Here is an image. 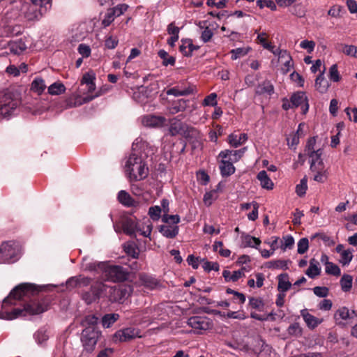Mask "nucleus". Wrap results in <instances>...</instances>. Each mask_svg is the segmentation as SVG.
<instances>
[{
    "label": "nucleus",
    "mask_w": 357,
    "mask_h": 357,
    "mask_svg": "<svg viewBox=\"0 0 357 357\" xmlns=\"http://www.w3.org/2000/svg\"><path fill=\"white\" fill-rule=\"evenodd\" d=\"M250 50V48L249 47H239L231 50L230 51L231 59L236 60L238 58L244 56L249 52Z\"/></svg>",
    "instance_id": "obj_49"
},
{
    "label": "nucleus",
    "mask_w": 357,
    "mask_h": 357,
    "mask_svg": "<svg viewBox=\"0 0 357 357\" xmlns=\"http://www.w3.org/2000/svg\"><path fill=\"white\" fill-rule=\"evenodd\" d=\"M152 229L153 225L151 220L145 219L142 225H138V230L137 231H139L140 234L145 237H149L151 234Z\"/></svg>",
    "instance_id": "obj_35"
},
{
    "label": "nucleus",
    "mask_w": 357,
    "mask_h": 357,
    "mask_svg": "<svg viewBox=\"0 0 357 357\" xmlns=\"http://www.w3.org/2000/svg\"><path fill=\"white\" fill-rule=\"evenodd\" d=\"M162 220L165 223L172 222L176 225L180 222V217L178 215L163 214Z\"/></svg>",
    "instance_id": "obj_63"
},
{
    "label": "nucleus",
    "mask_w": 357,
    "mask_h": 357,
    "mask_svg": "<svg viewBox=\"0 0 357 357\" xmlns=\"http://www.w3.org/2000/svg\"><path fill=\"white\" fill-rule=\"evenodd\" d=\"M257 179L260 182V185L262 188L266 189V190H272L274 187L273 182L271 181V179L268 176L267 172L265 170L260 171L257 176Z\"/></svg>",
    "instance_id": "obj_24"
},
{
    "label": "nucleus",
    "mask_w": 357,
    "mask_h": 357,
    "mask_svg": "<svg viewBox=\"0 0 357 357\" xmlns=\"http://www.w3.org/2000/svg\"><path fill=\"white\" fill-rule=\"evenodd\" d=\"M318 238L319 239L324 241L327 245L334 244V241L325 233H316L311 236V239Z\"/></svg>",
    "instance_id": "obj_61"
},
{
    "label": "nucleus",
    "mask_w": 357,
    "mask_h": 357,
    "mask_svg": "<svg viewBox=\"0 0 357 357\" xmlns=\"http://www.w3.org/2000/svg\"><path fill=\"white\" fill-rule=\"evenodd\" d=\"M139 333L140 332L138 329L126 328L116 331L114 334V338L120 342H126L137 337H141Z\"/></svg>",
    "instance_id": "obj_14"
},
{
    "label": "nucleus",
    "mask_w": 357,
    "mask_h": 357,
    "mask_svg": "<svg viewBox=\"0 0 357 357\" xmlns=\"http://www.w3.org/2000/svg\"><path fill=\"white\" fill-rule=\"evenodd\" d=\"M197 26L200 29V39L206 43L209 42L214 35V32L211 28V24L206 20L199 21L197 23Z\"/></svg>",
    "instance_id": "obj_16"
},
{
    "label": "nucleus",
    "mask_w": 357,
    "mask_h": 357,
    "mask_svg": "<svg viewBox=\"0 0 357 357\" xmlns=\"http://www.w3.org/2000/svg\"><path fill=\"white\" fill-rule=\"evenodd\" d=\"M307 188V178L304 177L301 180L300 183L296 185V192L299 197H302L306 193Z\"/></svg>",
    "instance_id": "obj_53"
},
{
    "label": "nucleus",
    "mask_w": 357,
    "mask_h": 357,
    "mask_svg": "<svg viewBox=\"0 0 357 357\" xmlns=\"http://www.w3.org/2000/svg\"><path fill=\"white\" fill-rule=\"evenodd\" d=\"M118 200L121 204L126 206H131L135 202L131 196L125 190L119 191Z\"/></svg>",
    "instance_id": "obj_40"
},
{
    "label": "nucleus",
    "mask_w": 357,
    "mask_h": 357,
    "mask_svg": "<svg viewBox=\"0 0 357 357\" xmlns=\"http://www.w3.org/2000/svg\"><path fill=\"white\" fill-rule=\"evenodd\" d=\"M194 91L193 86H188V88L180 89L178 87H173L167 90V95H172L174 96H186L192 93Z\"/></svg>",
    "instance_id": "obj_37"
},
{
    "label": "nucleus",
    "mask_w": 357,
    "mask_h": 357,
    "mask_svg": "<svg viewBox=\"0 0 357 357\" xmlns=\"http://www.w3.org/2000/svg\"><path fill=\"white\" fill-rule=\"evenodd\" d=\"M297 252L299 254H304L307 252L309 248V241L306 238H303L299 240L297 245Z\"/></svg>",
    "instance_id": "obj_56"
},
{
    "label": "nucleus",
    "mask_w": 357,
    "mask_h": 357,
    "mask_svg": "<svg viewBox=\"0 0 357 357\" xmlns=\"http://www.w3.org/2000/svg\"><path fill=\"white\" fill-rule=\"evenodd\" d=\"M100 335V332L96 327L89 326L82 331L81 341L87 351H93Z\"/></svg>",
    "instance_id": "obj_8"
},
{
    "label": "nucleus",
    "mask_w": 357,
    "mask_h": 357,
    "mask_svg": "<svg viewBox=\"0 0 357 357\" xmlns=\"http://www.w3.org/2000/svg\"><path fill=\"white\" fill-rule=\"evenodd\" d=\"M20 100L10 92H0V119L10 118L20 105Z\"/></svg>",
    "instance_id": "obj_5"
},
{
    "label": "nucleus",
    "mask_w": 357,
    "mask_h": 357,
    "mask_svg": "<svg viewBox=\"0 0 357 357\" xmlns=\"http://www.w3.org/2000/svg\"><path fill=\"white\" fill-rule=\"evenodd\" d=\"M257 5L260 8H263L266 6L269 8L271 10H276V5L273 0H257Z\"/></svg>",
    "instance_id": "obj_59"
},
{
    "label": "nucleus",
    "mask_w": 357,
    "mask_h": 357,
    "mask_svg": "<svg viewBox=\"0 0 357 357\" xmlns=\"http://www.w3.org/2000/svg\"><path fill=\"white\" fill-rule=\"evenodd\" d=\"M310 170L313 173V179L319 183H324L328 176V172L324 163H319L317 167L310 165Z\"/></svg>",
    "instance_id": "obj_15"
},
{
    "label": "nucleus",
    "mask_w": 357,
    "mask_h": 357,
    "mask_svg": "<svg viewBox=\"0 0 357 357\" xmlns=\"http://www.w3.org/2000/svg\"><path fill=\"white\" fill-rule=\"evenodd\" d=\"M119 318V315L116 313L105 314L102 319V324L105 328H109Z\"/></svg>",
    "instance_id": "obj_45"
},
{
    "label": "nucleus",
    "mask_w": 357,
    "mask_h": 357,
    "mask_svg": "<svg viewBox=\"0 0 357 357\" xmlns=\"http://www.w3.org/2000/svg\"><path fill=\"white\" fill-rule=\"evenodd\" d=\"M326 272L328 274L338 276L340 275V269L336 264L333 263H327L326 266Z\"/></svg>",
    "instance_id": "obj_58"
},
{
    "label": "nucleus",
    "mask_w": 357,
    "mask_h": 357,
    "mask_svg": "<svg viewBox=\"0 0 357 357\" xmlns=\"http://www.w3.org/2000/svg\"><path fill=\"white\" fill-rule=\"evenodd\" d=\"M45 89V81L41 77H36L31 82V89L38 95H41Z\"/></svg>",
    "instance_id": "obj_34"
},
{
    "label": "nucleus",
    "mask_w": 357,
    "mask_h": 357,
    "mask_svg": "<svg viewBox=\"0 0 357 357\" xmlns=\"http://www.w3.org/2000/svg\"><path fill=\"white\" fill-rule=\"evenodd\" d=\"M29 1L38 6L45 15L52 7V0H29Z\"/></svg>",
    "instance_id": "obj_41"
},
{
    "label": "nucleus",
    "mask_w": 357,
    "mask_h": 357,
    "mask_svg": "<svg viewBox=\"0 0 357 357\" xmlns=\"http://www.w3.org/2000/svg\"><path fill=\"white\" fill-rule=\"evenodd\" d=\"M96 74L93 71L90 70L86 73L81 80L82 84H86L89 92H92L96 89Z\"/></svg>",
    "instance_id": "obj_25"
},
{
    "label": "nucleus",
    "mask_w": 357,
    "mask_h": 357,
    "mask_svg": "<svg viewBox=\"0 0 357 357\" xmlns=\"http://www.w3.org/2000/svg\"><path fill=\"white\" fill-rule=\"evenodd\" d=\"M241 238H242V245H243V247H244V248L250 247V248H257V247L261 243V240L259 238L252 236L249 234H243L241 236Z\"/></svg>",
    "instance_id": "obj_31"
},
{
    "label": "nucleus",
    "mask_w": 357,
    "mask_h": 357,
    "mask_svg": "<svg viewBox=\"0 0 357 357\" xmlns=\"http://www.w3.org/2000/svg\"><path fill=\"white\" fill-rule=\"evenodd\" d=\"M47 91L52 96H58L65 92L66 87L61 82H54L48 87Z\"/></svg>",
    "instance_id": "obj_39"
},
{
    "label": "nucleus",
    "mask_w": 357,
    "mask_h": 357,
    "mask_svg": "<svg viewBox=\"0 0 357 357\" xmlns=\"http://www.w3.org/2000/svg\"><path fill=\"white\" fill-rule=\"evenodd\" d=\"M119 43V40L116 37L112 36H107L105 41V45L107 49H114Z\"/></svg>",
    "instance_id": "obj_62"
},
{
    "label": "nucleus",
    "mask_w": 357,
    "mask_h": 357,
    "mask_svg": "<svg viewBox=\"0 0 357 357\" xmlns=\"http://www.w3.org/2000/svg\"><path fill=\"white\" fill-rule=\"evenodd\" d=\"M356 316L355 311L350 312L348 308L342 307L336 311L334 318L338 324H344V321L351 319Z\"/></svg>",
    "instance_id": "obj_18"
},
{
    "label": "nucleus",
    "mask_w": 357,
    "mask_h": 357,
    "mask_svg": "<svg viewBox=\"0 0 357 357\" xmlns=\"http://www.w3.org/2000/svg\"><path fill=\"white\" fill-rule=\"evenodd\" d=\"M187 324L196 331L197 333H200L202 331H207L212 327L211 321L206 317L195 316L190 317L188 319Z\"/></svg>",
    "instance_id": "obj_10"
},
{
    "label": "nucleus",
    "mask_w": 357,
    "mask_h": 357,
    "mask_svg": "<svg viewBox=\"0 0 357 357\" xmlns=\"http://www.w3.org/2000/svg\"><path fill=\"white\" fill-rule=\"evenodd\" d=\"M162 209L159 206H153L149 209V215L153 221L158 220L161 217Z\"/></svg>",
    "instance_id": "obj_51"
},
{
    "label": "nucleus",
    "mask_w": 357,
    "mask_h": 357,
    "mask_svg": "<svg viewBox=\"0 0 357 357\" xmlns=\"http://www.w3.org/2000/svg\"><path fill=\"white\" fill-rule=\"evenodd\" d=\"M324 73V70L317 76L314 84L316 90L321 93H325L330 86L328 82L325 79Z\"/></svg>",
    "instance_id": "obj_26"
},
{
    "label": "nucleus",
    "mask_w": 357,
    "mask_h": 357,
    "mask_svg": "<svg viewBox=\"0 0 357 357\" xmlns=\"http://www.w3.org/2000/svg\"><path fill=\"white\" fill-rule=\"evenodd\" d=\"M89 269L96 270L97 268L103 270L107 280L116 282L126 280L129 272L121 266H109L102 262L93 263L89 265Z\"/></svg>",
    "instance_id": "obj_2"
},
{
    "label": "nucleus",
    "mask_w": 357,
    "mask_h": 357,
    "mask_svg": "<svg viewBox=\"0 0 357 357\" xmlns=\"http://www.w3.org/2000/svg\"><path fill=\"white\" fill-rule=\"evenodd\" d=\"M158 56L160 57L161 59H162V64L165 66H167L168 65L174 66L175 63V59L172 56H169V54L163 50H161L158 52Z\"/></svg>",
    "instance_id": "obj_46"
},
{
    "label": "nucleus",
    "mask_w": 357,
    "mask_h": 357,
    "mask_svg": "<svg viewBox=\"0 0 357 357\" xmlns=\"http://www.w3.org/2000/svg\"><path fill=\"white\" fill-rule=\"evenodd\" d=\"M255 92L258 95L271 96L274 93V86L270 81L265 80L257 86Z\"/></svg>",
    "instance_id": "obj_22"
},
{
    "label": "nucleus",
    "mask_w": 357,
    "mask_h": 357,
    "mask_svg": "<svg viewBox=\"0 0 357 357\" xmlns=\"http://www.w3.org/2000/svg\"><path fill=\"white\" fill-rule=\"evenodd\" d=\"M218 104L217 102V94L215 93H212L210 95L207 96L204 101L202 105L204 106H216Z\"/></svg>",
    "instance_id": "obj_57"
},
{
    "label": "nucleus",
    "mask_w": 357,
    "mask_h": 357,
    "mask_svg": "<svg viewBox=\"0 0 357 357\" xmlns=\"http://www.w3.org/2000/svg\"><path fill=\"white\" fill-rule=\"evenodd\" d=\"M282 102V107L284 110L301 107L302 113L305 114L309 109L308 98L303 91L294 93L289 99L284 98Z\"/></svg>",
    "instance_id": "obj_6"
},
{
    "label": "nucleus",
    "mask_w": 357,
    "mask_h": 357,
    "mask_svg": "<svg viewBox=\"0 0 357 357\" xmlns=\"http://www.w3.org/2000/svg\"><path fill=\"white\" fill-rule=\"evenodd\" d=\"M188 102V100H187L180 99L169 107V111L172 114H176L179 112H183L187 108Z\"/></svg>",
    "instance_id": "obj_38"
},
{
    "label": "nucleus",
    "mask_w": 357,
    "mask_h": 357,
    "mask_svg": "<svg viewBox=\"0 0 357 357\" xmlns=\"http://www.w3.org/2000/svg\"><path fill=\"white\" fill-rule=\"evenodd\" d=\"M275 54L278 56L279 62L282 63L281 71L283 74H287L294 66L290 54L287 50H280Z\"/></svg>",
    "instance_id": "obj_13"
},
{
    "label": "nucleus",
    "mask_w": 357,
    "mask_h": 357,
    "mask_svg": "<svg viewBox=\"0 0 357 357\" xmlns=\"http://www.w3.org/2000/svg\"><path fill=\"white\" fill-rule=\"evenodd\" d=\"M282 244L280 248L283 250H286L287 249H290L294 244V239L291 235H287L283 237L282 241H281Z\"/></svg>",
    "instance_id": "obj_54"
},
{
    "label": "nucleus",
    "mask_w": 357,
    "mask_h": 357,
    "mask_svg": "<svg viewBox=\"0 0 357 357\" xmlns=\"http://www.w3.org/2000/svg\"><path fill=\"white\" fill-rule=\"evenodd\" d=\"M47 310L42 304L37 302H31L24 305L23 307L14 308L9 312L0 314V318L13 320L20 317L38 314Z\"/></svg>",
    "instance_id": "obj_3"
},
{
    "label": "nucleus",
    "mask_w": 357,
    "mask_h": 357,
    "mask_svg": "<svg viewBox=\"0 0 357 357\" xmlns=\"http://www.w3.org/2000/svg\"><path fill=\"white\" fill-rule=\"evenodd\" d=\"M340 262L342 265H347L353 258L352 252L350 250H346L342 252Z\"/></svg>",
    "instance_id": "obj_55"
},
{
    "label": "nucleus",
    "mask_w": 357,
    "mask_h": 357,
    "mask_svg": "<svg viewBox=\"0 0 357 357\" xmlns=\"http://www.w3.org/2000/svg\"><path fill=\"white\" fill-rule=\"evenodd\" d=\"M247 140L248 135L245 133H241L239 135L232 133L228 137L229 144L235 148L243 144Z\"/></svg>",
    "instance_id": "obj_23"
},
{
    "label": "nucleus",
    "mask_w": 357,
    "mask_h": 357,
    "mask_svg": "<svg viewBox=\"0 0 357 357\" xmlns=\"http://www.w3.org/2000/svg\"><path fill=\"white\" fill-rule=\"evenodd\" d=\"M328 77L331 81L334 82H337L340 80L341 77L337 70V64H333L331 66L329 69Z\"/></svg>",
    "instance_id": "obj_52"
},
{
    "label": "nucleus",
    "mask_w": 357,
    "mask_h": 357,
    "mask_svg": "<svg viewBox=\"0 0 357 357\" xmlns=\"http://www.w3.org/2000/svg\"><path fill=\"white\" fill-rule=\"evenodd\" d=\"M18 259V248L14 243L4 242L0 245V262L13 263Z\"/></svg>",
    "instance_id": "obj_9"
},
{
    "label": "nucleus",
    "mask_w": 357,
    "mask_h": 357,
    "mask_svg": "<svg viewBox=\"0 0 357 357\" xmlns=\"http://www.w3.org/2000/svg\"><path fill=\"white\" fill-rule=\"evenodd\" d=\"M121 227L123 232L128 235H132L138 230V224L132 218L123 220Z\"/></svg>",
    "instance_id": "obj_21"
},
{
    "label": "nucleus",
    "mask_w": 357,
    "mask_h": 357,
    "mask_svg": "<svg viewBox=\"0 0 357 357\" xmlns=\"http://www.w3.org/2000/svg\"><path fill=\"white\" fill-rule=\"evenodd\" d=\"M248 305L252 309H255L258 311H263L264 307V303L260 298L250 297Z\"/></svg>",
    "instance_id": "obj_47"
},
{
    "label": "nucleus",
    "mask_w": 357,
    "mask_h": 357,
    "mask_svg": "<svg viewBox=\"0 0 357 357\" xmlns=\"http://www.w3.org/2000/svg\"><path fill=\"white\" fill-rule=\"evenodd\" d=\"M220 173L222 176H228L233 174L235 172L234 162L228 160H219Z\"/></svg>",
    "instance_id": "obj_30"
},
{
    "label": "nucleus",
    "mask_w": 357,
    "mask_h": 357,
    "mask_svg": "<svg viewBox=\"0 0 357 357\" xmlns=\"http://www.w3.org/2000/svg\"><path fill=\"white\" fill-rule=\"evenodd\" d=\"M103 293L108 296L111 302L123 303L127 300L133 291L132 287L127 284H120L109 287L105 284Z\"/></svg>",
    "instance_id": "obj_4"
},
{
    "label": "nucleus",
    "mask_w": 357,
    "mask_h": 357,
    "mask_svg": "<svg viewBox=\"0 0 357 357\" xmlns=\"http://www.w3.org/2000/svg\"><path fill=\"white\" fill-rule=\"evenodd\" d=\"M321 155L322 150L321 149L309 153L308 155L310 158V165H314L316 167H317L319 163H324L322 159L321 158Z\"/></svg>",
    "instance_id": "obj_42"
},
{
    "label": "nucleus",
    "mask_w": 357,
    "mask_h": 357,
    "mask_svg": "<svg viewBox=\"0 0 357 357\" xmlns=\"http://www.w3.org/2000/svg\"><path fill=\"white\" fill-rule=\"evenodd\" d=\"M352 282H353V278L351 275H343L340 280V285H341L342 289L345 292L349 291L351 289Z\"/></svg>",
    "instance_id": "obj_48"
},
{
    "label": "nucleus",
    "mask_w": 357,
    "mask_h": 357,
    "mask_svg": "<svg viewBox=\"0 0 357 357\" xmlns=\"http://www.w3.org/2000/svg\"><path fill=\"white\" fill-rule=\"evenodd\" d=\"M337 50L344 54L357 58V47L343 43L337 44Z\"/></svg>",
    "instance_id": "obj_33"
},
{
    "label": "nucleus",
    "mask_w": 357,
    "mask_h": 357,
    "mask_svg": "<svg viewBox=\"0 0 357 357\" xmlns=\"http://www.w3.org/2000/svg\"><path fill=\"white\" fill-rule=\"evenodd\" d=\"M33 290L32 284H22L14 288L10 294L3 300L2 307L5 309L8 305H16L17 302L21 301Z\"/></svg>",
    "instance_id": "obj_7"
},
{
    "label": "nucleus",
    "mask_w": 357,
    "mask_h": 357,
    "mask_svg": "<svg viewBox=\"0 0 357 357\" xmlns=\"http://www.w3.org/2000/svg\"><path fill=\"white\" fill-rule=\"evenodd\" d=\"M123 248L127 255L135 259L138 258L139 250L134 243H127L124 245Z\"/></svg>",
    "instance_id": "obj_43"
},
{
    "label": "nucleus",
    "mask_w": 357,
    "mask_h": 357,
    "mask_svg": "<svg viewBox=\"0 0 357 357\" xmlns=\"http://www.w3.org/2000/svg\"><path fill=\"white\" fill-rule=\"evenodd\" d=\"M278 290L279 291L285 292L287 291L291 287V283L289 282V278L288 274L282 273L278 276Z\"/></svg>",
    "instance_id": "obj_28"
},
{
    "label": "nucleus",
    "mask_w": 357,
    "mask_h": 357,
    "mask_svg": "<svg viewBox=\"0 0 357 357\" xmlns=\"http://www.w3.org/2000/svg\"><path fill=\"white\" fill-rule=\"evenodd\" d=\"M27 47V45L24 39L20 38L15 40H11L8 43V48L11 53L14 54H20L23 53Z\"/></svg>",
    "instance_id": "obj_19"
},
{
    "label": "nucleus",
    "mask_w": 357,
    "mask_h": 357,
    "mask_svg": "<svg viewBox=\"0 0 357 357\" xmlns=\"http://www.w3.org/2000/svg\"><path fill=\"white\" fill-rule=\"evenodd\" d=\"M115 16L116 15L112 10H108L102 20V24L105 27L108 26L114 20Z\"/></svg>",
    "instance_id": "obj_64"
},
{
    "label": "nucleus",
    "mask_w": 357,
    "mask_h": 357,
    "mask_svg": "<svg viewBox=\"0 0 357 357\" xmlns=\"http://www.w3.org/2000/svg\"><path fill=\"white\" fill-rule=\"evenodd\" d=\"M103 289H106L105 284L97 282L91 287L90 291L83 294L82 298L87 304H90L103 295Z\"/></svg>",
    "instance_id": "obj_12"
},
{
    "label": "nucleus",
    "mask_w": 357,
    "mask_h": 357,
    "mask_svg": "<svg viewBox=\"0 0 357 357\" xmlns=\"http://www.w3.org/2000/svg\"><path fill=\"white\" fill-rule=\"evenodd\" d=\"M159 231L165 237L174 238L178 234V227L176 225H161Z\"/></svg>",
    "instance_id": "obj_27"
},
{
    "label": "nucleus",
    "mask_w": 357,
    "mask_h": 357,
    "mask_svg": "<svg viewBox=\"0 0 357 357\" xmlns=\"http://www.w3.org/2000/svg\"><path fill=\"white\" fill-rule=\"evenodd\" d=\"M301 314L308 328H315L318 325L322 323L323 319H319L310 314L307 310H301Z\"/></svg>",
    "instance_id": "obj_20"
},
{
    "label": "nucleus",
    "mask_w": 357,
    "mask_h": 357,
    "mask_svg": "<svg viewBox=\"0 0 357 357\" xmlns=\"http://www.w3.org/2000/svg\"><path fill=\"white\" fill-rule=\"evenodd\" d=\"M22 12L29 20H38L45 15L38 6L29 1L22 5Z\"/></svg>",
    "instance_id": "obj_11"
},
{
    "label": "nucleus",
    "mask_w": 357,
    "mask_h": 357,
    "mask_svg": "<svg viewBox=\"0 0 357 357\" xmlns=\"http://www.w3.org/2000/svg\"><path fill=\"white\" fill-rule=\"evenodd\" d=\"M321 273L319 263L314 259L310 261V266L305 271V274L310 278H314Z\"/></svg>",
    "instance_id": "obj_32"
},
{
    "label": "nucleus",
    "mask_w": 357,
    "mask_h": 357,
    "mask_svg": "<svg viewBox=\"0 0 357 357\" xmlns=\"http://www.w3.org/2000/svg\"><path fill=\"white\" fill-rule=\"evenodd\" d=\"M142 122L146 127L160 128L165 124L166 119L161 116L146 115L142 118Z\"/></svg>",
    "instance_id": "obj_17"
},
{
    "label": "nucleus",
    "mask_w": 357,
    "mask_h": 357,
    "mask_svg": "<svg viewBox=\"0 0 357 357\" xmlns=\"http://www.w3.org/2000/svg\"><path fill=\"white\" fill-rule=\"evenodd\" d=\"M199 47L193 45L192 40L190 39H185L182 40V44L180 45V51L185 56H191L194 50H197Z\"/></svg>",
    "instance_id": "obj_29"
},
{
    "label": "nucleus",
    "mask_w": 357,
    "mask_h": 357,
    "mask_svg": "<svg viewBox=\"0 0 357 357\" xmlns=\"http://www.w3.org/2000/svg\"><path fill=\"white\" fill-rule=\"evenodd\" d=\"M315 43L313 40H303L300 43L302 49L306 50L308 53H312L315 47Z\"/></svg>",
    "instance_id": "obj_60"
},
{
    "label": "nucleus",
    "mask_w": 357,
    "mask_h": 357,
    "mask_svg": "<svg viewBox=\"0 0 357 357\" xmlns=\"http://www.w3.org/2000/svg\"><path fill=\"white\" fill-rule=\"evenodd\" d=\"M257 40L259 43H260L264 49L271 51L274 54H276V52L273 51V46L268 41L266 33H259L257 36Z\"/></svg>",
    "instance_id": "obj_44"
},
{
    "label": "nucleus",
    "mask_w": 357,
    "mask_h": 357,
    "mask_svg": "<svg viewBox=\"0 0 357 357\" xmlns=\"http://www.w3.org/2000/svg\"><path fill=\"white\" fill-rule=\"evenodd\" d=\"M98 318L94 314H89L84 317L82 321L81 324L85 328L89 326L96 327V325L98 324Z\"/></svg>",
    "instance_id": "obj_50"
},
{
    "label": "nucleus",
    "mask_w": 357,
    "mask_h": 357,
    "mask_svg": "<svg viewBox=\"0 0 357 357\" xmlns=\"http://www.w3.org/2000/svg\"><path fill=\"white\" fill-rule=\"evenodd\" d=\"M139 280L145 287L151 289L156 288L159 284L156 279L146 274H141L139 276Z\"/></svg>",
    "instance_id": "obj_36"
},
{
    "label": "nucleus",
    "mask_w": 357,
    "mask_h": 357,
    "mask_svg": "<svg viewBox=\"0 0 357 357\" xmlns=\"http://www.w3.org/2000/svg\"><path fill=\"white\" fill-rule=\"evenodd\" d=\"M126 172L130 181H141L147 177L149 169L141 157L131 153L125 165Z\"/></svg>",
    "instance_id": "obj_1"
}]
</instances>
